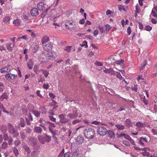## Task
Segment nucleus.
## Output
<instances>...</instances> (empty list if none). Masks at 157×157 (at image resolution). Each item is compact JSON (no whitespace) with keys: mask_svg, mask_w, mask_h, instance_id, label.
I'll return each mask as SVG.
<instances>
[{"mask_svg":"<svg viewBox=\"0 0 157 157\" xmlns=\"http://www.w3.org/2000/svg\"><path fill=\"white\" fill-rule=\"evenodd\" d=\"M95 133V130L91 128H87L84 130V136L88 139H93L94 137Z\"/></svg>","mask_w":157,"mask_h":157,"instance_id":"obj_1","label":"nucleus"},{"mask_svg":"<svg viewBox=\"0 0 157 157\" xmlns=\"http://www.w3.org/2000/svg\"><path fill=\"white\" fill-rule=\"evenodd\" d=\"M68 113L67 114L68 117L70 118V120L72 119H75L77 117V110L75 107H72L70 108V110L68 111Z\"/></svg>","mask_w":157,"mask_h":157,"instance_id":"obj_2","label":"nucleus"},{"mask_svg":"<svg viewBox=\"0 0 157 157\" xmlns=\"http://www.w3.org/2000/svg\"><path fill=\"white\" fill-rule=\"evenodd\" d=\"M59 117L60 119V122L63 123H68L70 121V118L68 116L65 114H61L59 115Z\"/></svg>","mask_w":157,"mask_h":157,"instance_id":"obj_3","label":"nucleus"},{"mask_svg":"<svg viewBox=\"0 0 157 157\" xmlns=\"http://www.w3.org/2000/svg\"><path fill=\"white\" fill-rule=\"evenodd\" d=\"M47 6L43 2H40L38 3L37 4V7L39 10L40 11H44L47 12L49 8L47 7Z\"/></svg>","mask_w":157,"mask_h":157,"instance_id":"obj_4","label":"nucleus"},{"mask_svg":"<svg viewBox=\"0 0 157 157\" xmlns=\"http://www.w3.org/2000/svg\"><path fill=\"white\" fill-rule=\"evenodd\" d=\"M65 25L66 28L69 29H72L76 26L75 22L72 20H67L65 22Z\"/></svg>","mask_w":157,"mask_h":157,"instance_id":"obj_5","label":"nucleus"},{"mask_svg":"<svg viewBox=\"0 0 157 157\" xmlns=\"http://www.w3.org/2000/svg\"><path fill=\"white\" fill-rule=\"evenodd\" d=\"M8 128L9 133L13 135V137H17L18 135V132L14 129L13 126L10 124H8Z\"/></svg>","mask_w":157,"mask_h":157,"instance_id":"obj_6","label":"nucleus"},{"mask_svg":"<svg viewBox=\"0 0 157 157\" xmlns=\"http://www.w3.org/2000/svg\"><path fill=\"white\" fill-rule=\"evenodd\" d=\"M97 132L101 136H105L107 130L103 127H100L98 128Z\"/></svg>","mask_w":157,"mask_h":157,"instance_id":"obj_7","label":"nucleus"},{"mask_svg":"<svg viewBox=\"0 0 157 157\" xmlns=\"http://www.w3.org/2000/svg\"><path fill=\"white\" fill-rule=\"evenodd\" d=\"M43 45L44 50L46 51L49 52L52 50V44L51 42L47 43V44Z\"/></svg>","mask_w":157,"mask_h":157,"instance_id":"obj_8","label":"nucleus"},{"mask_svg":"<svg viewBox=\"0 0 157 157\" xmlns=\"http://www.w3.org/2000/svg\"><path fill=\"white\" fill-rule=\"evenodd\" d=\"M152 16L153 17L157 18V4H154V7L152 9L150 16Z\"/></svg>","mask_w":157,"mask_h":157,"instance_id":"obj_9","label":"nucleus"},{"mask_svg":"<svg viewBox=\"0 0 157 157\" xmlns=\"http://www.w3.org/2000/svg\"><path fill=\"white\" fill-rule=\"evenodd\" d=\"M17 75L12 74V73H8L5 75L6 79L9 81L14 79L16 78L17 77Z\"/></svg>","mask_w":157,"mask_h":157,"instance_id":"obj_10","label":"nucleus"},{"mask_svg":"<svg viewBox=\"0 0 157 157\" xmlns=\"http://www.w3.org/2000/svg\"><path fill=\"white\" fill-rule=\"evenodd\" d=\"M57 54L53 51H51L48 52L47 55V58L48 59H52L57 56Z\"/></svg>","mask_w":157,"mask_h":157,"instance_id":"obj_11","label":"nucleus"},{"mask_svg":"<svg viewBox=\"0 0 157 157\" xmlns=\"http://www.w3.org/2000/svg\"><path fill=\"white\" fill-rule=\"evenodd\" d=\"M143 152L142 154L144 156H148L149 155V152L150 151V149L147 147H145L143 148L142 149Z\"/></svg>","mask_w":157,"mask_h":157,"instance_id":"obj_12","label":"nucleus"},{"mask_svg":"<svg viewBox=\"0 0 157 157\" xmlns=\"http://www.w3.org/2000/svg\"><path fill=\"white\" fill-rule=\"evenodd\" d=\"M84 137L81 136H78L76 139V142L78 144H82L84 142Z\"/></svg>","mask_w":157,"mask_h":157,"instance_id":"obj_13","label":"nucleus"},{"mask_svg":"<svg viewBox=\"0 0 157 157\" xmlns=\"http://www.w3.org/2000/svg\"><path fill=\"white\" fill-rule=\"evenodd\" d=\"M49 124V128L50 131L53 134H55V132L53 130V129L55 127V124L50 122H48Z\"/></svg>","mask_w":157,"mask_h":157,"instance_id":"obj_14","label":"nucleus"},{"mask_svg":"<svg viewBox=\"0 0 157 157\" xmlns=\"http://www.w3.org/2000/svg\"><path fill=\"white\" fill-rule=\"evenodd\" d=\"M6 46L7 49L9 51H12L13 48L14 47V44H12V43L9 42L6 44Z\"/></svg>","mask_w":157,"mask_h":157,"instance_id":"obj_15","label":"nucleus"},{"mask_svg":"<svg viewBox=\"0 0 157 157\" xmlns=\"http://www.w3.org/2000/svg\"><path fill=\"white\" fill-rule=\"evenodd\" d=\"M136 129L138 131H140L142 128L144 127V124L142 123L141 122H138L136 124Z\"/></svg>","mask_w":157,"mask_h":157,"instance_id":"obj_16","label":"nucleus"},{"mask_svg":"<svg viewBox=\"0 0 157 157\" xmlns=\"http://www.w3.org/2000/svg\"><path fill=\"white\" fill-rule=\"evenodd\" d=\"M30 13L33 16H36L39 14L38 10L36 8H33L30 11Z\"/></svg>","mask_w":157,"mask_h":157,"instance_id":"obj_17","label":"nucleus"},{"mask_svg":"<svg viewBox=\"0 0 157 157\" xmlns=\"http://www.w3.org/2000/svg\"><path fill=\"white\" fill-rule=\"evenodd\" d=\"M10 18L9 16H6L4 17L2 20V22L5 24H10Z\"/></svg>","mask_w":157,"mask_h":157,"instance_id":"obj_18","label":"nucleus"},{"mask_svg":"<svg viewBox=\"0 0 157 157\" xmlns=\"http://www.w3.org/2000/svg\"><path fill=\"white\" fill-rule=\"evenodd\" d=\"M114 71L111 68L109 69H105L103 71V72L106 74H110L111 75H113L114 74Z\"/></svg>","mask_w":157,"mask_h":157,"instance_id":"obj_19","label":"nucleus"},{"mask_svg":"<svg viewBox=\"0 0 157 157\" xmlns=\"http://www.w3.org/2000/svg\"><path fill=\"white\" fill-rule=\"evenodd\" d=\"M22 145L23 146V147L24 148L25 151L27 152L28 154H30L31 152L30 149L28 147L27 145L25 143H23L22 144Z\"/></svg>","mask_w":157,"mask_h":157,"instance_id":"obj_20","label":"nucleus"},{"mask_svg":"<svg viewBox=\"0 0 157 157\" xmlns=\"http://www.w3.org/2000/svg\"><path fill=\"white\" fill-rule=\"evenodd\" d=\"M49 40V38L47 36H44L43 37L42 39V43L43 44H45L49 43L48 41Z\"/></svg>","mask_w":157,"mask_h":157,"instance_id":"obj_21","label":"nucleus"},{"mask_svg":"<svg viewBox=\"0 0 157 157\" xmlns=\"http://www.w3.org/2000/svg\"><path fill=\"white\" fill-rule=\"evenodd\" d=\"M17 125L19 128L20 127H24L25 126V120L23 118L21 119L20 123H18Z\"/></svg>","mask_w":157,"mask_h":157,"instance_id":"obj_22","label":"nucleus"},{"mask_svg":"<svg viewBox=\"0 0 157 157\" xmlns=\"http://www.w3.org/2000/svg\"><path fill=\"white\" fill-rule=\"evenodd\" d=\"M21 23V20L18 19L14 20L13 21V24L15 26H19Z\"/></svg>","mask_w":157,"mask_h":157,"instance_id":"obj_23","label":"nucleus"},{"mask_svg":"<svg viewBox=\"0 0 157 157\" xmlns=\"http://www.w3.org/2000/svg\"><path fill=\"white\" fill-rule=\"evenodd\" d=\"M10 71L9 67H5L1 68L0 69V72L1 73H4L5 72H8Z\"/></svg>","mask_w":157,"mask_h":157,"instance_id":"obj_24","label":"nucleus"},{"mask_svg":"<svg viewBox=\"0 0 157 157\" xmlns=\"http://www.w3.org/2000/svg\"><path fill=\"white\" fill-rule=\"evenodd\" d=\"M79 154V151L78 149H76L73 150L72 151V157H78Z\"/></svg>","mask_w":157,"mask_h":157,"instance_id":"obj_25","label":"nucleus"},{"mask_svg":"<svg viewBox=\"0 0 157 157\" xmlns=\"http://www.w3.org/2000/svg\"><path fill=\"white\" fill-rule=\"evenodd\" d=\"M125 125L128 128L131 127L132 125L131 120L129 119H127L125 121Z\"/></svg>","mask_w":157,"mask_h":157,"instance_id":"obj_26","label":"nucleus"},{"mask_svg":"<svg viewBox=\"0 0 157 157\" xmlns=\"http://www.w3.org/2000/svg\"><path fill=\"white\" fill-rule=\"evenodd\" d=\"M29 140V143L31 144H33V145H34L37 142L36 139L35 138H30Z\"/></svg>","mask_w":157,"mask_h":157,"instance_id":"obj_27","label":"nucleus"},{"mask_svg":"<svg viewBox=\"0 0 157 157\" xmlns=\"http://www.w3.org/2000/svg\"><path fill=\"white\" fill-rule=\"evenodd\" d=\"M27 65L29 69H32L33 65V60L31 59H30L29 60L27 63Z\"/></svg>","mask_w":157,"mask_h":157,"instance_id":"obj_28","label":"nucleus"},{"mask_svg":"<svg viewBox=\"0 0 157 157\" xmlns=\"http://www.w3.org/2000/svg\"><path fill=\"white\" fill-rule=\"evenodd\" d=\"M34 130L37 133H40L42 131V129L40 127L36 126H35Z\"/></svg>","mask_w":157,"mask_h":157,"instance_id":"obj_29","label":"nucleus"},{"mask_svg":"<svg viewBox=\"0 0 157 157\" xmlns=\"http://www.w3.org/2000/svg\"><path fill=\"white\" fill-rule=\"evenodd\" d=\"M114 74H113V75H116L117 77L120 80H121V79H123V78L121 75L120 72H115L114 71Z\"/></svg>","mask_w":157,"mask_h":157,"instance_id":"obj_30","label":"nucleus"},{"mask_svg":"<svg viewBox=\"0 0 157 157\" xmlns=\"http://www.w3.org/2000/svg\"><path fill=\"white\" fill-rule=\"evenodd\" d=\"M39 122L40 123L44 125H47L48 122H49V121H46L44 119L41 118L39 120Z\"/></svg>","mask_w":157,"mask_h":157,"instance_id":"obj_31","label":"nucleus"},{"mask_svg":"<svg viewBox=\"0 0 157 157\" xmlns=\"http://www.w3.org/2000/svg\"><path fill=\"white\" fill-rule=\"evenodd\" d=\"M38 48L39 46L36 43L34 44L32 48L33 52H36L38 49Z\"/></svg>","mask_w":157,"mask_h":157,"instance_id":"obj_32","label":"nucleus"},{"mask_svg":"<svg viewBox=\"0 0 157 157\" xmlns=\"http://www.w3.org/2000/svg\"><path fill=\"white\" fill-rule=\"evenodd\" d=\"M115 126L119 130H122L124 129V126L121 124H115Z\"/></svg>","mask_w":157,"mask_h":157,"instance_id":"obj_33","label":"nucleus"},{"mask_svg":"<svg viewBox=\"0 0 157 157\" xmlns=\"http://www.w3.org/2000/svg\"><path fill=\"white\" fill-rule=\"evenodd\" d=\"M39 154V152L38 151H35L31 153V157H38Z\"/></svg>","mask_w":157,"mask_h":157,"instance_id":"obj_34","label":"nucleus"},{"mask_svg":"<svg viewBox=\"0 0 157 157\" xmlns=\"http://www.w3.org/2000/svg\"><path fill=\"white\" fill-rule=\"evenodd\" d=\"M13 149L14 155L16 157H17L19 155V151L18 150L16 147H14Z\"/></svg>","mask_w":157,"mask_h":157,"instance_id":"obj_35","label":"nucleus"},{"mask_svg":"<svg viewBox=\"0 0 157 157\" xmlns=\"http://www.w3.org/2000/svg\"><path fill=\"white\" fill-rule=\"evenodd\" d=\"M108 133L109 137L112 138L114 137L115 136V134L113 131L111 130H109L108 131Z\"/></svg>","mask_w":157,"mask_h":157,"instance_id":"obj_36","label":"nucleus"},{"mask_svg":"<svg viewBox=\"0 0 157 157\" xmlns=\"http://www.w3.org/2000/svg\"><path fill=\"white\" fill-rule=\"evenodd\" d=\"M44 142L45 141H47V142H49L51 140V137L45 135L44 137Z\"/></svg>","mask_w":157,"mask_h":157,"instance_id":"obj_37","label":"nucleus"},{"mask_svg":"<svg viewBox=\"0 0 157 157\" xmlns=\"http://www.w3.org/2000/svg\"><path fill=\"white\" fill-rule=\"evenodd\" d=\"M38 138L39 141L42 144L44 143V137H43L41 135H39L38 136Z\"/></svg>","mask_w":157,"mask_h":157,"instance_id":"obj_38","label":"nucleus"},{"mask_svg":"<svg viewBox=\"0 0 157 157\" xmlns=\"http://www.w3.org/2000/svg\"><path fill=\"white\" fill-rule=\"evenodd\" d=\"M120 136H123L125 139L128 140H130L131 138L129 136L124 133H121Z\"/></svg>","mask_w":157,"mask_h":157,"instance_id":"obj_39","label":"nucleus"},{"mask_svg":"<svg viewBox=\"0 0 157 157\" xmlns=\"http://www.w3.org/2000/svg\"><path fill=\"white\" fill-rule=\"evenodd\" d=\"M147 63V60H144L142 64L140 67V69L143 70L144 68V67L146 65Z\"/></svg>","mask_w":157,"mask_h":157,"instance_id":"obj_40","label":"nucleus"},{"mask_svg":"<svg viewBox=\"0 0 157 157\" xmlns=\"http://www.w3.org/2000/svg\"><path fill=\"white\" fill-rule=\"evenodd\" d=\"M7 98L8 96L7 94L6 93H3L0 97V100H2L3 99H7Z\"/></svg>","mask_w":157,"mask_h":157,"instance_id":"obj_41","label":"nucleus"},{"mask_svg":"<svg viewBox=\"0 0 157 157\" xmlns=\"http://www.w3.org/2000/svg\"><path fill=\"white\" fill-rule=\"evenodd\" d=\"M14 143L16 147H18L21 144V141L20 140L18 139L16 140H15L14 141Z\"/></svg>","mask_w":157,"mask_h":157,"instance_id":"obj_42","label":"nucleus"},{"mask_svg":"<svg viewBox=\"0 0 157 157\" xmlns=\"http://www.w3.org/2000/svg\"><path fill=\"white\" fill-rule=\"evenodd\" d=\"M32 113L36 117H39L40 115V113L38 111L33 110V111Z\"/></svg>","mask_w":157,"mask_h":157,"instance_id":"obj_43","label":"nucleus"},{"mask_svg":"<svg viewBox=\"0 0 157 157\" xmlns=\"http://www.w3.org/2000/svg\"><path fill=\"white\" fill-rule=\"evenodd\" d=\"M40 71H42L43 73L44 74V76L46 77H47L48 76L49 74V73L48 71L46 70H43L42 69L40 70Z\"/></svg>","mask_w":157,"mask_h":157,"instance_id":"obj_44","label":"nucleus"},{"mask_svg":"<svg viewBox=\"0 0 157 157\" xmlns=\"http://www.w3.org/2000/svg\"><path fill=\"white\" fill-rule=\"evenodd\" d=\"M124 62V61L122 59H121L119 60H116V61H115V63L117 64L121 65V64H122Z\"/></svg>","mask_w":157,"mask_h":157,"instance_id":"obj_45","label":"nucleus"},{"mask_svg":"<svg viewBox=\"0 0 157 157\" xmlns=\"http://www.w3.org/2000/svg\"><path fill=\"white\" fill-rule=\"evenodd\" d=\"M6 140L8 141V143L9 144L11 145L12 143L13 139L11 137L9 136V138Z\"/></svg>","mask_w":157,"mask_h":157,"instance_id":"obj_46","label":"nucleus"},{"mask_svg":"<svg viewBox=\"0 0 157 157\" xmlns=\"http://www.w3.org/2000/svg\"><path fill=\"white\" fill-rule=\"evenodd\" d=\"M81 47H85L86 48H87L88 46L87 45V42L85 40L83 41L82 44H80Z\"/></svg>","mask_w":157,"mask_h":157,"instance_id":"obj_47","label":"nucleus"},{"mask_svg":"<svg viewBox=\"0 0 157 157\" xmlns=\"http://www.w3.org/2000/svg\"><path fill=\"white\" fill-rule=\"evenodd\" d=\"M7 147V144L6 142H3L2 145V149H5Z\"/></svg>","mask_w":157,"mask_h":157,"instance_id":"obj_48","label":"nucleus"},{"mask_svg":"<svg viewBox=\"0 0 157 157\" xmlns=\"http://www.w3.org/2000/svg\"><path fill=\"white\" fill-rule=\"evenodd\" d=\"M3 138H4L5 141H6L9 137L8 136L7 134L6 133H3Z\"/></svg>","mask_w":157,"mask_h":157,"instance_id":"obj_49","label":"nucleus"},{"mask_svg":"<svg viewBox=\"0 0 157 157\" xmlns=\"http://www.w3.org/2000/svg\"><path fill=\"white\" fill-rule=\"evenodd\" d=\"M71 46H67L65 47L64 50L66 51L67 52H70L71 50Z\"/></svg>","mask_w":157,"mask_h":157,"instance_id":"obj_50","label":"nucleus"},{"mask_svg":"<svg viewBox=\"0 0 157 157\" xmlns=\"http://www.w3.org/2000/svg\"><path fill=\"white\" fill-rule=\"evenodd\" d=\"M25 39V40H27V39H28V36L27 35H23V36H22L21 37H18L17 39V40H19V39Z\"/></svg>","mask_w":157,"mask_h":157,"instance_id":"obj_51","label":"nucleus"},{"mask_svg":"<svg viewBox=\"0 0 157 157\" xmlns=\"http://www.w3.org/2000/svg\"><path fill=\"white\" fill-rule=\"evenodd\" d=\"M137 79L138 81H139L140 80H144V78L142 75H140L137 77Z\"/></svg>","mask_w":157,"mask_h":157,"instance_id":"obj_52","label":"nucleus"},{"mask_svg":"<svg viewBox=\"0 0 157 157\" xmlns=\"http://www.w3.org/2000/svg\"><path fill=\"white\" fill-rule=\"evenodd\" d=\"M98 28L100 32L101 33H102L104 32V30L103 29V27L101 25H99L98 26Z\"/></svg>","mask_w":157,"mask_h":157,"instance_id":"obj_53","label":"nucleus"},{"mask_svg":"<svg viewBox=\"0 0 157 157\" xmlns=\"http://www.w3.org/2000/svg\"><path fill=\"white\" fill-rule=\"evenodd\" d=\"M105 30L106 32H108L111 28L110 26L108 24L105 25Z\"/></svg>","mask_w":157,"mask_h":157,"instance_id":"obj_54","label":"nucleus"},{"mask_svg":"<svg viewBox=\"0 0 157 157\" xmlns=\"http://www.w3.org/2000/svg\"><path fill=\"white\" fill-rule=\"evenodd\" d=\"M39 66L37 65L34 66V68H33V71L35 73H36L37 71L39 69Z\"/></svg>","mask_w":157,"mask_h":157,"instance_id":"obj_55","label":"nucleus"},{"mask_svg":"<svg viewBox=\"0 0 157 157\" xmlns=\"http://www.w3.org/2000/svg\"><path fill=\"white\" fill-rule=\"evenodd\" d=\"M4 89L3 84L2 82H0V92H2Z\"/></svg>","mask_w":157,"mask_h":157,"instance_id":"obj_56","label":"nucleus"},{"mask_svg":"<svg viewBox=\"0 0 157 157\" xmlns=\"http://www.w3.org/2000/svg\"><path fill=\"white\" fill-rule=\"evenodd\" d=\"M94 64L95 65L98 66H102L103 64L101 62L96 61L95 62Z\"/></svg>","mask_w":157,"mask_h":157,"instance_id":"obj_57","label":"nucleus"},{"mask_svg":"<svg viewBox=\"0 0 157 157\" xmlns=\"http://www.w3.org/2000/svg\"><path fill=\"white\" fill-rule=\"evenodd\" d=\"M20 136L21 139H24L25 136V132H21Z\"/></svg>","mask_w":157,"mask_h":157,"instance_id":"obj_58","label":"nucleus"},{"mask_svg":"<svg viewBox=\"0 0 157 157\" xmlns=\"http://www.w3.org/2000/svg\"><path fill=\"white\" fill-rule=\"evenodd\" d=\"M81 121L78 119H75L73 121L72 124H75L77 123H79Z\"/></svg>","mask_w":157,"mask_h":157,"instance_id":"obj_59","label":"nucleus"},{"mask_svg":"<svg viewBox=\"0 0 157 157\" xmlns=\"http://www.w3.org/2000/svg\"><path fill=\"white\" fill-rule=\"evenodd\" d=\"M64 152V149H63L62 151L60 153L58 157H63V156Z\"/></svg>","mask_w":157,"mask_h":157,"instance_id":"obj_60","label":"nucleus"},{"mask_svg":"<svg viewBox=\"0 0 157 157\" xmlns=\"http://www.w3.org/2000/svg\"><path fill=\"white\" fill-rule=\"evenodd\" d=\"M152 27L149 25H147L145 27V29L147 31H149L151 30Z\"/></svg>","mask_w":157,"mask_h":157,"instance_id":"obj_61","label":"nucleus"},{"mask_svg":"<svg viewBox=\"0 0 157 157\" xmlns=\"http://www.w3.org/2000/svg\"><path fill=\"white\" fill-rule=\"evenodd\" d=\"M49 118L52 121H55V122H56V119L55 118H54L51 115H49Z\"/></svg>","mask_w":157,"mask_h":157,"instance_id":"obj_62","label":"nucleus"},{"mask_svg":"<svg viewBox=\"0 0 157 157\" xmlns=\"http://www.w3.org/2000/svg\"><path fill=\"white\" fill-rule=\"evenodd\" d=\"M118 9L119 10L121 11L125 10V9L122 5H119L118 7Z\"/></svg>","mask_w":157,"mask_h":157,"instance_id":"obj_63","label":"nucleus"},{"mask_svg":"<svg viewBox=\"0 0 157 157\" xmlns=\"http://www.w3.org/2000/svg\"><path fill=\"white\" fill-rule=\"evenodd\" d=\"M98 33H99V31L98 30H97V29L95 30H94V36L95 37L97 36V35H98Z\"/></svg>","mask_w":157,"mask_h":157,"instance_id":"obj_64","label":"nucleus"}]
</instances>
